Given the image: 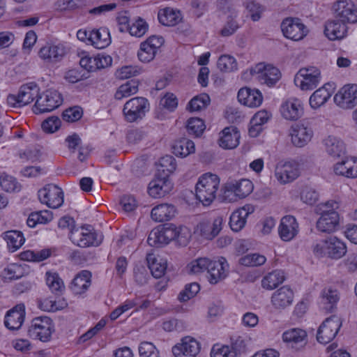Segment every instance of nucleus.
<instances>
[{
	"label": "nucleus",
	"instance_id": "1",
	"mask_svg": "<svg viewBox=\"0 0 357 357\" xmlns=\"http://www.w3.org/2000/svg\"><path fill=\"white\" fill-rule=\"evenodd\" d=\"M220 179L212 173L202 174L196 184L197 199L204 206H209L216 198Z\"/></svg>",
	"mask_w": 357,
	"mask_h": 357
},
{
	"label": "nucleus",
	"instance_id": "2",
	"mask_svg": "<svg viewBox=\"0 0 357 357\" xmlns=\"http://www.w3.org/2000/svg\"><path fill=\"white\" fill-rule=\"evenodd\" d=\"M70 238L75 245L86 248L99 245L102 243V236L98 234L91 225H86L72 230Z\"/></svg>",
	"mask_w": 357,
	"mask_h": 357
},
{
	"label": "nucleus",
	"instance_id": "3",
	"mask_svg": "<svg viewBox=\"0 0 357 357\" xmlns=\"http://www.w3.org/2000/svg\"><path fill=\"white\" fill-rule=\"evenodd\" d=\"M62 102L61 94L55 89H50L39 93L33 111L37 114L50 112L58 108Z\"/></svg>",
	"mask_w": 357,
	"mask_h": 357
},
{
	"label": "nucleus",
	"instance_id": "4",
	"mask_svg": "<svg viewBox=\"0 0 357 357\" xmlns=\"http://www.w3.org/2000/svg\"><path fill=\"white\" fill-rule=\"evenodd\" d=\"M254 186L248 179H241L229 182L223 188V199L228 202L236 201V198L243 199L248 196L253 190Z\"/></svg>",
	"mask_w": 357,
	"mask_h": 357
},
{
	"label": "nucleus",
	"instance_id": "5",
	"mask_svg": "<svg viewBox=\"0 0 357 357\" xmlns=\"http://www.w3.org/2000/svg\"><path fill=\"white\" fill-rule=\"evenodd\" d=\"M40 93V88L34 82L22 85L17 95L10 94L7 98L8 103L13 107H20L36 100Z\"/></svg>",
	"mask_w": 357,
	"mask_h": 357
},
{
	"label": "nucleus",
	"instance_id": "6",
	"mask_svg": "<svg viewBox=\"0 0 357 357\" xmlns=\"http://www.w3.org/2000/svg\"><path fill=\"white\" fill-rule=\"evenodd\" d=\"M53 331L54 325L50 318L38 317L32 319L28 335L33 339L46 342L50 340Z\"/></svg>",
	"mask_w": 357,
	"mask_h": 357
},
{
	"label": "nucleus",
	"instance_id": "7",
	"mask_svg": "<svg viewBox=\"0 0 357 357\" xmlns=\"http://www.w3.org/2000/svg\"><path fill=\"white\" fill-rule=\"evenodd\" d=\"M321 78L319 69L314 66H310L299 70L295 76L294 82L301 90H312L319 84Z\"/></svg>",
	"mask_w": 357,
	"mask_h": 357
},
{
	"label": "nucleus",
	"instance_id": "8",
	"mask_svg": "<svg viewBox=\"0 0 357 357\" xmlns=\"http://www.w3.org/2000/svg\"><path fill=\"white\" fill-rule=\"evenodd\" d=\"M148 100L142 97L131 98L126 102L123 109L125 119L128 122H135L144 118L149 110Z\"/></svg>",
	"mask_w": 357,
	"mask_h": 357
},
{
	"label": "nucleus",
	"instance_id": "9",
	"mask_svg": "<svg viewBox=\"0 0 357 357\" xmlns=\"http://www.w3.org/2000/svg\"><path fill=\"white\" fill-rule=\"evenodd\" d=\"M280 26L284 36L294 41L303 39L308 33L307 26L297 17L285 18Z\"/></svg>",
	"mask_w": 357,
	"mask_h": 357
},
{
	"label": "nucleus",
	"instance_id": "10",
	"mask_svg": "<svg viewBox=\"0 0 357 357\" xmlns=\"http://www.w3.org/2000/svg\"><path fill=\"white\" fill-rule=\"evenodd\" d=\"M250 74L255 75L261 84L268 86L275 85L281 77L279 69L271 65L258 63L250 70Z\"/></svg>",
	"mask_w": 357,
	"mask_h": 357
},
{
	"label": "nucleus",
	"instance_id": "11",
	"mask_svg": "<svg viewBox=\"0 0 357 357\" xmlns=\"http://www.w3.org/2000/svg\"><path fill=\"white\" fill-rule=\"evenodd\" d=\"M38 195L40 202L49 208H57L63 203V192L61 188L54 184L46 185L38 191Z\"/></svg>",
	"mask_w": 357,
	"mask_h": 357
},
{
	"label": "nucleus",
	"instance_id": "12",
	"mask_svg": "<svg viewBox=\"0 0 357 357\" xmlns=\"http://www.w3.org/2000/svg\"><path fill=\"white\" fill-rule=\"evenodd\" d=\"M341 326L340 319L337 316L326 319L317 331V341L321 344L330 342L336 336Z\"/></svg>",
	"mask_w": 357,
	"mask_h": 357
},
{
	"label": "nucleus",
	"instance_id": "13",
	"mask_svg": "<svg viewBox=\"0 0 357 357\" xmlns=\"http://www.w3.org/2000/svg\"><path fill=\"white\" fill-rule=\"evenodd\" d=\"M335 17L342 22H357V8L351 0H338L333 3Z\"/></svg>",
	"mask_w": 357,
	"mask_h": 357
},
{
	"label": "nucleus",
	"instance_id": "14",
	"mask_svg": "<svg viewBox=\"0 0 357 357\" xmlns=\"http://www.w3.org/2000/svg\"><path fill=\"white\" fill-rule=\"evenodd\" d=\"M300 175L299 165L295 161H289L277 164L275 176L281 184L291 183Z\"/></svg>",
	"mask_w": 357,
	"mask_h": 357
},
{
	"label": "nucleus",
	"instance_id": "15",
	"mask_svg": "<svg viewBox=\"0 0 357 357\" xmlns=\"http://www.w3.org/2000/svg\"><path fill=\"white\" fill-rule=\"evenodd\" d=\"M335 103L344 109H352L357 105V84H347L334 96Z\"/></svg>",
	"mask_w": 357,
	"mask_h": 357
},
{
	"label": "nucleus",
	"instance_id": "16",
	"mask_svg": "<svg viewBox=\"0 0 357 357\" xmlns=\"http://www.w3.org/2000/svg\"><path fill=\"white\" fill-rule=\"evenodd\" d=\"M173 188V183L166 176L156 174L149 183L148 192L153 198H161L169 193Z\"/></svg>",
	"mask_w": 357,
	"mask_h": 357
},
{
	"label": "nucleus",
	"instance_id": "17",
	"mask_svg": "<svg viewBox=\"0 0 357 357\" xmlns=\"http://www.w3.org/2000/svg\"><path fill=\"white\" fill-rule=\"evenodd\" d=\"M280 113L282 117L287 120L296 121L304 113L303 103L297 98H289L282 103Z\"/></svg>",
	"mask_w": 357,
	"mask_h": 357
},
{
	"label": "nucleus",
	"instance_id": "18",
	"mask_svg": "<svg viewBox=\"0 0 357 357\" xmlns=\"http://www.w3.org/2000/svg\"><path fill=\"white\" fill-rule=\"evenodd\" d=\"M340 221V215L336 211L323 210L317 222V228L321 232H334L339 229Z\"/></svg>",
	"mask_w": 357,
	"mask_h": 357
},
{
	"label": "nucleus",
	"instance_id": "19",
	"mask_svg": "<svg viewBox=\"0 0 357 357\" xmlns=\"http://www.w3.org/2000/svg\"><path fill=\"white\" fill-rule=\"evenodd\" d=\"M200 344L190 336L183 337L181 342L172 347V353L176 357H195L200 351Z\"/></svg>",
	"mask_w": 357,
	"mask_h": 357
},
{
	"label": "nucleus",
	"instance_id": "20",
	"mask_svg": "<svg viewBox=\"0 0 357 357\" xmlns=\"http://www.w3.org/2000/svg\"><path fill=\"white\" fill-rule=\"evenodd\" d=\"M225 218L218 215L210 220L202 221L197 225V230L206 239L212 240L216 237L222 229Z\"/></svg>",
	"mask_w": 357,
	"mask_h": 357
},
{
	"label": "nucleus",
	"instance_id": "21",
	"mask_svg": "<svg viewBox=\"0 0 357 357\" xmlns=\"http://www.w3.org/2000/svg\"><path fill=\"white\" fill-rule=\"evenodd\" d=\"M307 333L301 328H291L285 331L282 335V339L287 346L298 351L307 344Z\"/></svg>",
	"mask_w": 357,
	"mask_h": 357
},
{
	"label": "nucleus",
	"instance_id": "22",
	"mask_svg": "<svg viewBox=\"0 0 357 357\" xmlns=\"http://www.w3.org/2000/svg\"><path fill=\"white\" fill-rule=\"evenodd\" d=\"M228 264L225 258L220 257L218 261L209 260L207 273L211 284H217L227 276Z\"/></svg>",
	"mask_w": 357,
	"mask_h": 357
},
{
	"label": "nucleus",
	"instance_id": "23",
	"mask_svg": "<svg viewBox=\"0 0 357 357\" xmlns=\"http://www.w3.org/2000/svg\"><path fill=\"white\" fill-rule=\"evenodd\" d=\"M290 135L292 143L298 147H303L312 139L313 131L303 123H297L291 127Z\"/></svg>",
	"mask_w": 357,
	"mask_h": 357
},
{
	"label": "nucleus",
	"instance_id": "24",
	"mask_svg": "<svg viewBox=\"0 0 357 357\" xmlns=\"http://www.w3.org/2000/svg\"><path fill=\"white\" fill-rule=\"evenodd\" d=\"M298 233V223L292 215H285L281 220L278 227V234L283 241H290Z\"/></svg>",
	"mask_w": 357,
	"mask_h": 357
},
{
	"label": "nucleus",
	"instance_id": "25",
	"mask_svg": "<svg viewBox=\"0 0 357 357\" xmlns=\"http://www.w3.org/2000/svg\"><path fill=\"white\" fill-rule=\"evenodd\" d=\"M66 54L63 45L47 44L39 50L38 55L41 59L48 63L60 61Z\"/></svg>",
	"mask_w": 357,
	"mask_h": 357
},
{
	"label": "nucleus",
	"instance_id": "26",
	"mask_svg": "<svg viewBox=\"0 0 357 357\" xmlns=\"http://www.w3.org/2000/svg\"><path fill=\"white\" fill-rule=\"evenodd\" d=\"M238 101L249 107H257L261 105L263 100L261 93L258 89L249 87L241 88L237 96Z\"/></svg>",
	"mask_w": 357,
	"mask_h": 357
},
{
	"label": "nucleus",
	"instance_id": "27",
	"mask_svg": "<svg viewBox=\"0 0 357 357\" xmlns=\"http://www.w3.org/2000/svg\"><path fill=\"white\" fill-rule=\"evenodd\" d=\"M25 317V307L24 305H17L10 310L5 316V326L11 331L18 330L21 328Z\"/></svg>",
	"mask_w": 357,
	"mask_h": 357
},
{
	"label": "nucleus",
	"instance_id": "28",
	"mask_svg": "<svg viewBox=\"0 0 357 357\" xmlns=\"http://www.w3.org/2000/svg\"><path fill=\"white\" fill-rule=\"evenodd\" d=\"M294 300V292L287 286H283L275 291L271 296V303L275 308L284 309L290 305Z\"/></svg>",
	"mask_w": 357,
	"mask_h": 357
},
{
	"label": "nucleus",
	"instance_id": "29",
	"mask_svg": "<svg viewBox=\"0 0 357 357\" xmlns=\"http://www.w3.org/2000/svg\"><path fill=\"white\" fill-rule=\"evenodd\" d=\"M220 135L219 145L222 148L232 149L238 145L241 136L236 127H227L222 131Z\"/></svg>",
	"mask_w": 357,
	"mask_h": 357
},
{
	"label": "nucleus",
	"instance_id": "30",
	"mask_svg": "<svg viewBox=\"0 0 357 357\" xmlns=\"http://www.w3.org/2000/svg\"><path fill=\"white\" fill-rule=\"evenodd\" d=\"M252 212L253 208L249 205L234 211L229 218L231 229L236 232L241 231L245 227L248 216Z\"/></svg>",
	"mask_w": 357,
	"mask_h": 357
},
{
	"label": "nucleus",
	"instance_id": "31",
	"mask_svg": "<svg viewBox=\"0 0 357 357\" xmlns=\"http://www.w3.org/2000/svg\"><path fill=\"white\" fill-rule=\"evenodd\" d=\"M347 31L346 23L342 22L339 19L329 21L325 24V35L331 40L343 38L346 36Z\"/></svg>",
	"mask_w": 357,
	"mask_h": 357
},
{
	"label": "nucleus",
	"instance_id": "32",
	"mask_svg": "<svg viewBox=\"0 0 357 357\" xmlns=\"http://www.w3.org/2000/svg\"><path fill=\"white\" fill-rule=\"evenodd\" d=\"M159 22L166 26H174L179 24L183 17L181 12L171 8L160 9L158 13Z\"/></svg>",
	"mask_w": 357,
	"mask_h": 357
},
{
	"label": "nucleus",
	"instance_id": "33",
	"mask_svg": "<svg viewBox=\"0 0 357 357\" xmlns=\"http://www.w3.org/2000/svg\"><path fill=\"white\" fill-rule=\"evenodd\" d=\"M176 210L174 205L169 204H161L151 210V218L158 222L167 221L175 216Z\"/></svg>",
	"mask_w": 357,
	"mask_h": 357
},
{
	"label": "nucleus",
	"instance_id": "34",
	"mask_svg": "<svg viewBox=\"0 0 357 357\" xmlns=\"http://www.w3.org/2000/svg\"><path fill=\"white\" fill-rule=\"evenodd\" d=\"M326 152L333 158H339L345 154L346 147L343 141L333 135H329L324 139Z\"/></svg>",
	"mask_w": 357,
	"mask_h": 357
},
{
	"label": "nucleus",
	"instance_id": "35",
	"mask_svg": "<svg viewBox=\"0 0 357 357\" xmlns=\"http://www.w3.org/2000/svg\"><path fill=\"white\" fill-rule=\"evenodd\" d=\"M91 274L88 271H82L73 279L70 289L75 294H82L91 285Z\"/></svg>",
	"mask_w": 357,
	"mask_h": 357
},
{
	"label": "nucleus",
	"instance_id": "36",
	"mask_svg": "<svg viewBox=\"0 0 357 357\" xmlns=\"http://www.w3.org/2000/svg\"><path fill=\"white\" fill-rule=\"evenodd\" d=\"M88 38L97 49H103L111 43L109 33L105 28L92 30L89 32Z\"/></svg>",
	"mask_w": 357,
	"mask_h": 357
},
{
	"label": "nucleus",
	"instance_id": "37",
	"mask_svg": "<svg viewBox=\"0 0 357 357\" xmlns=\"http://www.w3.org/2000/svg\"><path fill=\"white\" fill-rule=\"evenodd\" d=\"M149 268L152 275L155 278L162 277L167 269V261L160 257H156L153 254L146 256Z\"/></svg>",
	"mask_w": 357,
	"mask_h": 357
},
{
	"label": "nucleus",
	"instance_id": "38",
	"mask_svg": "<svg viewBox=\"0 0 357 357\" xmlns=\"http://www.w3.org/2000/svg\"><path fill=\"white\" fill-rule=\"evenodd\" d=\"M173 153L176 156L185 158L195 151L194 142L187 138L176 140L172 146Z\"/></svg>",
	"mask_w": 357,
	"mask_h": 357
},
{
	"label": "nucleus",
	"instance_id": "39",
	"mask_svg": "<svg viewBox=\"0 0 357 357\" xmlns=\"http://www.w3.org/2000/svg\"><path fill=\"white\" fill-rule=\"evenodd\" d=\"M347 252L346 245L335 236L328 238V257L332 259H340Z\"/></svg>",
	"mask_w": 357,
	"mask_h": 357
},
{
	"label": "nucleus",
	"instance_id": "40",
	"mask_svg": "<svg viewBox=\"0 0 357 357\" xmlns=\"http://www.w3.org/2000/svg\"><path fill=\"white\" fill-rule=\"evenodd\" d=\"M26 273V268L24 266L16 263L8 264L1 273L4 281L17 280L23 277Z\"/></svg>",
	"mask_w": 357,
	"mask_h": 357
},
{
	"label": "nucleus",
	"instance_id": "41",
	"mask_svg": "<svg viewBox=\"0 0 357 357\" xmlns=\"http://www.w3.org/2000/svg\"><path fill=\"white\" fill-rule=\"evenodd\" d=\"M284 280V273L280 270L273 271L265 275L261 280L264 289L272 290L282 284Z\"/></svg>",
	"mask_w": 357,
	"mask_h": 357
},
{
	"label": "nucleus",
	"instance_id": "42",
	"mask_svg": "<svg viewBox=\"0 0 357 357\" xmlns=\"http://www.w3.org/2000/svg\"><path fill=\"white\" fill-rule=\"evenodd\" d=\"M331 92L324 84L322 87L316 90L310 97L309 102L312 109L319 108L324 105L331 97Z\"/></svg>",
	"mask_w": 357,
	"mask_h": 357
},
{
	"label": "nucleus",
	"instance_id": "43",
	"mask_svg": "<svg viewBox=\"0 0 357 357\" xmlns=\"http://www.w3.org/2000/svg\"><path fill=\"white\" fill-rule=\"evenodd\" d=\"M339 301V295L337 290L328 288L325 289L321 293V307L326 312H331Z\"/></svg>",
	"mask_w": 357,
	"mask_h": 357
},
{
	"label": "nucleus",
	"instance_id": "44",
	"mask_svg": "<svg viewBox=\"0 0 357 357\" xmlns=\"http://www.w3.org/2000/svg\"><path fill=\"white\" fill-rule=\"evenodd\" d=\"M3 237L6 241L8 246L13 251L19 249L24 243L25 238L22 233L17 230H10L3 234Z\"/></svg>",
	"mask_w": 357,
	"mask_h": 357
},
{
	"label": "nucleus",
	"instance_id": "45",
	"mask_svg": "<svg viewBox=\"0 0 357 357\" xmlns=\"http://www.w3.org/2000/svg\"><path fill=\"white\" fill-rule=\"evenodd\" d=\"M138 91V84L136 82L131 80L121 85L115 93L114 97L116 100H121L135 94Z\"/></svg>",
	"mask_w": 357,
	"mask_h": 357
},
{
	"label": "nucleus",
	"instance_id": "46",
	"mask_svg": "<svg viewBox=\"0 0 357 357\" xmlns=\"http://www.w3.org/2000/svg\"><path fill=\"white\" fill-rule=\"evenodd\" d=\"M0 185L3 190L8 192H19L21 190V185L17 180L6 174L0 175Z\"/></svg>",
	"mask_w": 357,
	"mask_h": 357
},
{
	"label": "nucleus",
	"instance_id": "47",
	"mask_svg": "<svg viewBox=\"0 0 357 357\" xmlns=\"http://www.w3.org/2000/svg\"><path fill=\"white\" fill-rule=\"evenodd\" d=\"M148 29L149 25L146 22L144 19L138 17L131 23L128 31L131 36L140 38L146 33Z\"/></svg>",
	"mask_w": 357,
	"mask_h": 357
},
{
	"label": "nucleus",
	"instance_id": "48",
	"mask_svg": "<svg viewBox=\"0 0 357 357\" xmlns=\"http://www.w3.org/2000/svg\"><path fill=\"white\" fill-rule=\"evenodd\" d=\"M186 128L190 135L199 137L204 131L206 126L202 119L199 118H190L187 121Z\"/></svg>",
	"mask_w": 357,
	"mask_h": 357
},
{
	"label": "nucleus",
	"instance_id": "49",
	"mask_svg": "<svg viewBox=\"0 0 357 357\" xmlns=\"http://www.w3.org/2000/svg\"><path fill=\"white\" fill-rule=\"evenodd\" d=\"M266 261L265 256L258 253L249 254L240 258L239 263L245 266H258Z\"/></svg>",
	"mask_w": 357,
	"mask_h": 357
},
{
	"label": "nucleus",
	"instance_id": "50",
	"mask_svg": "<svg viewBox=\"0 0 357 357\" xmlns=\"http://www.w3.org/2000/svg\"><path fill=\"white\" fill-rule=\"evenodd\" d=\"M147 243L155 247L167 245L162 227L153 229L149 235Z\"/></svg>",
	"mask_w": 357,
	"mask_h": 357
},
{
	"label": "nucleus",
	"instance_id": "51",
	"mask_svg": "<svg viewBox=\"0 0 357 357\" xmlns=\"http://www.w3.org/2000/svg\"><path fill=\"white\" fill-rule=\"evenodd\" d=\"M46 283L50 290L55 294L61 293L64 288L62 280L56 273H46Z\"/></svg>",
	"mask_w": 357,
	"mask_h": 357
},
{
	"label": "nucleus",
	"instance_id": "52",
	"mask_svg": "<svg viewBox=\"0 0 357 357\" xmlns=\"http://www.w3.org/2000/svg\"><path fill=\"white\" fill-rule=\"evenodd\" d=\"M210 102V98L206 93L194 97L188 103V107L192 112H197L205 108Z\"/></svg>",
	"mask_w": 357,
	"mask_h": 357
},
{
	"label": "nucleus",
	"instance_id": "53",
	"mask_svg": "<svg viewBox=\"0 0 357 357\" xmlns=\"http://www.w3.org/2000/svg\"><path fill=\"white\" fill-rule=\"evenodd\" d=\"M218 68L222 72H231L237 69V63L233 56L222 55L218 61Z\"/></svg>",
	"mask_w": 357,
	"mask_h": 357
},
{
	"label": "nucleus",
	"instance_id": "54",
	"mask_svg": "<svg viewBox=\"0 0 357 357\" xmlns=\"http://www.w3.org/2000/svg\"><path fill=\"white\" fill-rule=\"evenodd\" d=\"M300 197L303 202L309 205H312L318 199V193L312 187L305 185L302 188Z\"/></svg>",
	"mask_w": 357,
	"mask_h": 357
},
{
	"label": "nucleus",
	"instance_id": "55",
	"mask_svg": "<svg viewBox=\"0 0 357 357\" xmlns=\"http://www.w3.org/2000/svg\"><path fill=\"white\" fill-rule=\"evenodd\" d=\"M175 233L176 236L174 241H176L180 245L185 246L191 237L190 230L185 226L176 225Z\"/></svg>",
	"mask_w": 357,
	"mask_h": 357
},
{
	"label": "nucleus",
	"instance_id": "56",
	"mask_svg": "<svg viewBox=\"0 0 357 357\" xmlns=\"http://www.w3.org/2000/svg\"><path fill=\"white\" fill-rule=\"evenodd\" d=\"M199 285L197 282H192L185 285L184 290L178 294V298L181 302H185L194 297L199 291Z\"/></svg>",
	"mask_w": 357,
	"mask_h": 357
},
{
	"label": "nucleus",
	"instance_id": "57",
	"mask_svg": "<svg viewBox=\"0 0 357 357\" xmlns=\"http://www.w3.org/2000/svg\"><path fill=\"white\" fill-rule=\"evenodd\" d=\"M160 164L162 169H159L158 172L162 171L163 176L167 175L168 177L169 174L172 173L176 168V160L171 155L162 157L160 160Z\"/></svg>",
	"mask_w": 357,
	"mask_h": 357
},
{
	"label": "nucleus",
	"instance_id": "58",
	"mask_svg": "<svg viewBox=\"0 0 357 357\" xmlns=\"http://www.w3.org/2000/svg\"><path fill=\"white\" fill-rule=\"evenodd\" d=\"M137 304V303L135 300H126L110 313V319L112 320H116L121 314L134 307Z\"/></svg>",
	"mask_w": 357,
	"mask_h": 357
},
{
	"label": "nucleus",
	"instance_id": "59",
	"mask_svg": "<svg viewBox=\"0 0 357 357\" xmlns=\"http://www.w3.org/2000/svg\"><path fill=\"white\" fill-rule=\"evenodd\" d=\"M156 53L157 52L153 50L148 44L142 43L138 51L137 56L141 61L147 63L154 59Z\"/></svg>",
	"mask_w": 357,
	"mask_h": 357
},
{
	"label": "nucleus",
	"instance_id": "60",
	"mask_svg": "<svg viewBox=\"0 0 357 357\" xmlns=\"http://www.w3.org/2000/svg\"><path fill=\"white\" fill-rule=\"evenodd\" d=\"M140 357H160L159 351L151 342H143L139 347Z\"/></svg>",
	"mask_w": 357,
	"mask_h": 357
},
{
	"label": "nucleus",
	"instance_id": "61",
	"mask_svg": "<svg viewBox=\"0 0 357 357\" xmlns=\"http://www.w3.org/2000/svg\"><path fill=\"white\" fill-rule=\"evenodd\" d=\"M19 155L23 161L34 162L39 160L41 156V152L38 148L31 147L20 152Z\"/></svg>",
	"mask_w": 357,
	"mask_h": 357
},
{
	"label": "nucleus",
	"instance_id": "62",
	"mask_svg": "<svg viewBox=\"0 0 357 357\" xmlns=\"http://www.w3.org/2000/svg\"><path fill=\"white\" fill-rule=\"evenodd\" d=\"M209 259L206 257L199 258L192 261L189 265L188 268L191 273L198 274L205 271H207Z\"/></svg>",
	"mask_w": 357,
	"mask_h": 357
},
{
	"label": "nucleus",
	"instance_id": "63",
	"mask_svg": "<svg viewBox=\"0 0 357 357\" xmlns=\"http://www.w3.org/2000/svg\"><path fill=\"white\" fill-rule=\"evenodd\" d=\"M61 126V120L57 116H51L42 123V129L47 133L56 132Z\"/></svg>",
	"mask_w": 357,
	"mask_h": 357
},
{
	"label": "nucleus",
	"instance_id": "64",
	"mask_svg": "<svg viewBox=\"0 0 357 357\" xmlns=\"http://www.w3.org/2000/svg\"><path fill=\"white\" fill-rule=\"evenodd\" d=\"M211 356V357H235V352L231 351L229 346L215 345L212 348Z\"/></svg>",
	"mask_w": 357,
	"mask_h": 357
}]
</instances>
